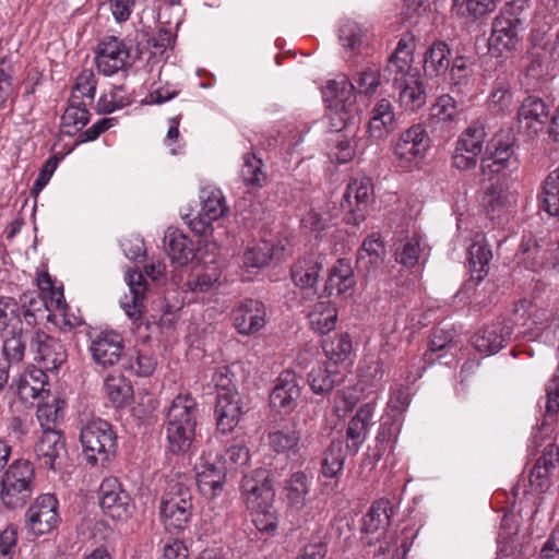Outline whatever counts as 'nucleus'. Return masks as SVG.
<instances>
[{"mask_svg":"<svg viewBox=\"0 0 559 559\" xmlns=\"http://www.w3.org/2000/svg\"><path fill=\"white\" fill-rule=\"evenodd\" d=\"M198 404L190 394H178L166 416V439L174 454L187 453L195 439Z\"/></svg>","mask_w":559,"mask_h":559,"instance_id":"1","label":"nucleus"},{"mask_svg":"<svg viewBox=\"0 0 559 559\" xmlns=\"http://www.w3.org/2000/svg\"><path fill=\"white\" fill-rule=\"evenodd\" d=\"M37 489L34 464L25 459L12 461L0 477V502L7 510L23 508Z\"/></svg>","mask_w":559,"mask_h":559,"instance_id":"2","label":"nucleus"},{"mask_svg":"<svg viewBox=\"0 0 559 559\" xmlns=\"http://www.w3.org/2000/svg\"><path fill=\"white\" fill-rule=\"evenodd\" d=\"M193 512L191 490L182 484H174L163 495L159 502L160 520L171 534H179L188 526Z\"/></svg>","mask_w":559,"mask_h":559,"instance_id":"3","label":"nucleus"},{"mask_svg":"<svg viewBox=\"0 0 559 559\" xmlns=\"http://www.w3.org/2000/svg\"><path fill=\"white\" fill-rule=\"evenodd\" d=\"M80 440L86 460L93 465L107 462L116 453L117 436L104 419L87 421L81 429Z\"/></svg>","mask_w":559,"mask_h":559,"instance_id":"4","label":"nucleus"},{"mask_svg":"<svg viewBox=\"0 0 559 559\" xmlns=\"http://www.w3.org/2000/svg\"><path fill=\"white\" fill-rule=\"evenodd\" d=\"M413 60V51L408 50L405 40L401 39L395 52L389 59L388 70H395L396 73L402 74L401 79L406 76L400 85V100L406 109L415 111L419 108L417 103L419 97V78L417 76V69L411 64Z\"/></svg>","mask_w":559,"mask_h":559,"instance_id":"5","label":"nucleus"},{"mask_svg":"<svg viewBox=\"0 0 559 559\" xmlns=\"http://www.w3.org/2000/svg\"><path fill=\"white\" fill-rule=\"evenodd\" d=\"M328 110L340 117L336 128H347L355 118L357 94L352 80L338 75L328 84Z\"/></svg>","mask_w":559,"mask_h":559,"instance_id":"6","label":"nucleus"},{"mask_svg":"<svg viewBox=\"0 0 559 559\" xmlns=\"http://www.w3.org/2000/svg\"><path fill=\"white\" fill-rule=\"evenodd\" d=\"M59 521L58 500L51 493L39 495L25 512V528L34 537L51 533Z\"/></svg>","mask_w":559,"mask_h":559,"instance_id":"7","label":"nucleus"},{"mask_svg":"<svg viewBox=\"0 0 559 559\" xmlns=\"http://www.w3.org/2000/svg\"><path fill=\"white\" fill-rule=\"evenodd\" d=\"M129 58L130 47L116 36H105L95 48L97 71L105 76H111L119 71L127 72L131 67Z\"/></svg>","mask_w":559,"mask_h":559,"instance_id":"8","label":"nucleus"},{"mask_svg":"<svg viewBox=\"0 0 559 559\" xmlns=\"http://www.w3.org/2000/svg\"><path fill=\"white\" fill-rule=\"evenodd\" d=\"M201 210L195 218L189 225L191 230L198 235H205L211 228L212 223L225 217L229 207L223 191L216 187H205L201 190Z\"/></svg>","mask_w":559,"mask_h":559,"instance_id":"9","label":"nucleus"},{"mask_svg":"<svg viewBox=\"0 0 559 559\" xmlns=\"http://www.w3.org/2000/svg\"><path fill=\"white\" fill-rule=\"evenodd\" d=\"M395 512V506L390 499L374 500L362 519L364 543L372 547L373 540L385 537Z\"/></svg>","mask_w":559,"mask_h":559,"instance_id":"10","label":"nucleus"},{"mask_svg":"<svg viewBox=\"0 0 559 559\" xmlns=\"http://www.w3.org/2000/svg\"><path fill=\"white\" fill-rule=\"evenodd\" d=\"M240 492L248 509L267 508L273 499L270 472L255 468L246 474L241 479Z\"/></svg>","mask_w":559,"mask_h":559,"instance_id":"11","label":"nucleus"},{"mask_svg":"<svg viewBox=\"0 0 559 559\" xmlns=\"http://www.w3.org/2000/svg\"><path fill=\"white\" fill-rule=\"evenodd\" d=\"M372 191L371 180L367 177L350 180L341 202V209L347 212L346 222L359 225L365 221L366 210Z\"/></svg>","mask_w":559,"mask_h":559,"instance_id":"12","label":"nucleus"},{"mask_svg":"<svg viewBox=\"0 0 559 559\" xmlns=\"http://www.w3.org/2000/svg\"><path fill=\"white\" fill-rule=\"evenodd\" d=\"M99 504L104 513L114 520H126L132 510L130 496L115 477L106 478L100 484Z\"/></svg>","mask_w":559,"mask_h":559,"instance_id":"13","label":"nucleus"},{"mask_svg":"<svg viewBox=\"0 0 559 559\" xmlns=\"http://www.w3.org/2000/svg\"><path fill=\"white\" fill-rule=\"evenodd\" d=\"M195 481L199 492L206 499L213 500L225 489L227 471L218 461L201 457L194 466Z\"/></svg>","mask_w":559,"mask_h":559,"instance_id":"14","label":"nucleus"},{"mask_svg":"<svg viewBox=\"0 0 559 559\" xmlns=\"http://www.w3.org/2000/svg\"><path fill=\"white\" fill-rule=\"evenodd\" d=\"M231 319L239 334L246 336L253 335L265 326V305L258 299H246L233 310Z\"/></svg>","mask_w":559,"mask_h":559,"instance_id":"15","label":"nucleus"},{"mask_svg":"<svg viewBox=\"0 0 559 559\" xmlns=\"http://www.w3.org/2000/svg\"><path fill=\"white\" fill-rule=\"evenodd\" d=\"M35 454L40 464L49 469H58L67 456L66 440L60 430L45 429L39 437Z\"/></svg>","mask_w":559,"mask_h":559,"instance_id":"16","label":"nucleus"},{"mask_svg":"<svg viewBox=\"0 0 559 559\" xmlns=\"http://www.w3.org/2000/svg\"><path fill=\"white\" fill-rule=\"evenodd\" d=\"M35 359L47 370H57L67 360V352L60 340L43 331H36L31 340Z\"/></svg>","mask_w":559,"mask_h":559,"instance_id":"17","label":"nucleus"},{"mask_svg":"<svg viewBox=\"0 0 559 559\" xmlns=\"http://www.w3.org/2000/svg\"><path fill=\"white\" fill-rule=\"evenodd\" d=\"M123 348V338L115 331L98 333L88 347L93 360L103 367L116 365L121 359Z\"/></svg>","mask_w":559,"mask_h":559,"instance_id":"18","label":"nucleus"},{"mask_svg":"<svg viewBox=\"0 0 559 559\" xmlns=\"http://www.w3.org/2000/svg\"><path fill=\"white\" fill-rule=\"evenodd\" d=\"M549 109L538 97H527L518 111L519 129L527 136H538L548 121Z\"/></svg>","mask_w":559,"mask_h":559,"instance_id":"19","label":"nucleus"},{"mask_svg":"<svg viewBox=\"0 0 559 559\" xmlns=\"http://www.w3.org/2000/svg\"><path fill=\"white\" fill-rule=\"evenodd\" d=\"M300 386L297 374L293 370L283 371L276 379V384L270 394V404L277 411L289 412L297 405Z\"/></svg>","mask_w":559,"mask_h":559,"instance_id":"20","label":"nucleus"},{"mask_svg":"<svg viewBox=\"0 0 559 559\" xmlns=\"http://www.w3.org/2000/svg\"><path fill=\"white\" fill-rule=\"evenodd\" d=\"M243 414L238 392H218L215 406L217 429L227 433L239 424Z\"/></svg>","mask_w":559,"mask_h":559,"instance_id":"21","label":"nucleus"},{"mask_svg":"<svg viewBox=\"0 0 559 559\" xmlns=\"http://www.w3.org/2000/svg\"><path fill=\"white\" fill-rule=\"evenodd\" d=\"M521 27L510 24L504 17H495L488 39V48L493 57L512 51L519 44Z\"/></svg>","mask_w":559,"mask_h":559,"instance_id":"22","label":"nucleus"},{"mask_svg":"<svg viewBox=\"0 0 559 559\" xmlns=\"http://www.w3.org/2000/svg\"><path fill=\"white\" fill-rule=\"evenodd\" d=\"M374 405L366 403L361 405L356 415L349 420L346 431V451L349 455L358 453L366 440L368 428L372 424Z\"/></svg>","mask_w":559,"mask_h":559,"instance_id":"23","label":"nucleus"},{"mask_svg":"<svg viewBox=\"0 0 559 559\" xmlns=\"http://www.w3.org/2000/svg\"><path fill=\"white\" fill-rule=\"evenodd\" d=\"M48 377L41 368H28L24 371L16 383V392L21 400L31 402L33 400L45 401L50 397Z\"/></svg>","mask_w":559,"mask_h":559,"instance_id":"24","label":"nucleus"},{"mask_svg":"<svg viewBox=\"0 0 559 559\" xmlns=\"http://www.w3.org/2000/svg\"><path fill=\"white\" fill-rule=\"evenodd\" d=\"M511 333V328L506 323H492L474 335L473 344L479 353L493 355L504 347Z\"/></svg>","mask_w":559,"mask_h":559,"instance_id":"25","label":"nucleus"},{"mask_svg":"<svg viewBox=\"0 0 559 559\" xmlns=\"http://www.w3.org/2000/svg\"><path fill=\"white\" fill-rule=\"evenodd\" d=\"M385 257V248L381 237L377 234L368 236L357 253V267L366 275H376Z\"/></svg>","mask_w":559,"mask_h":559,"instance_id":"26","label":"nucleus"},{"mask_svg":"<svg viewBox=\"0 0 559 559\" xmlns=\"http://www.w3.org/2000/svg\"><path fill=\"white\" fill-rule=\"evenodd\" d=\"M126 280L130 289V295H126L121 300V307L129 319L136 321L141 318L143 311V299L146 293V281L139 271H129Z\"/></svg>","mask_w":559,"mask_h":559,"instance_id":"27","label":"nucleus"},{"mask_svg":"<svg viewBox=\"0 0 559 559\" xmlns=\"http://www.w3.org/2000/svg\"><path fill=\"white\" fill-rule=\"evenodd\" d=\"M164 247L169 259L178 265H186L195 258L193 241L177 228L166 230Z\"/></svg>","mask_w":559,"mask_h":559,"instance_id":"28","label":"nucleus"},{"mask_svg":"<svg viewBox=\"0 0 559 559\" xmlns=\"http://www.w3.org/2000/svg\"><path fill=\"white\" fill-rule=\"evenodd\" d=\"M311 484V476L304 471L293 473L285 480V500L289 508L299 511L307 504Z\"/></svg>","mask_w":559,"mask_h":559,"instance_id":"29","label":"nucleus"},{"mask_svg":"<svg viewBox=\"0 0 559 559\" xmlns=\"http://www.w3.org/2000/svg\"><path fill=\"white\" fill-rule=\"evenodd\" d=\"M513 153V144L511 142H487L481 158L483 171L491 174L501 173L509 167Z\"/></svg>","mask_w":559,"mask_h":559,"instance_id":"30","label":"nucleus"},{"mask_svg":"<svg viewBox=\"0 0 559 559\" xmlns=\"http://www.w3.org/2000/svg\"><path fill=\"white\" fill-rule=\"evenodd\" d=\"M356 281L350 263L346 259L337 260L330 271L325 283V290L329 295H350Z\"/></svg>","mask_w":559,"mask_h":559,"instance_id":"31","label":"nucleus"},{"mask_svg":"<svg viewBox=\"0 0 559 559\" xmlns=\"http://www.w3.org/2000/svg\"><path fill=\"white\" fill-rule=\"evenodd\" d=\"M308 319L310 328L314 332L326 334L336 325L337 309L330 300H320L309 310Z\"/></svg>","mask_w":559,"mask_h":559,"instance_id":"32","label":"nucleus"},{"mask_svg":"<svg viewBox=\"0 0 559 559\" xmlns=\"http://www.w3.org/2000/svg\"><path fill=\"white\" fill-rule=\"evenodd\" d=\"M450 49L444 41L433 43L426 51L424 59L425 75L430 79L443 76L449 69Z\"/></svg>","mask_w":559,"mask_h":559,"instance_id":"33","label":"nucleus"},{"mask_svg":"<svg viewBox=\"0 0 559 559\" xmlns=\"http://www.w3.org/2000/svg\"><path fill=\"white\" fill-rule=\"evenodd\" d=\"M513 94L506 79L498 78L486 102L487 110L492 116L504 117L511 112Z\"/></svg>","mask_w":559,"mask_h":559,"instance_id":"34","label":"nucleus"},{"mask_svg":"<svg viewBox=\"0 0 559 559\" xmlns=\"http://www.w3.org/2000/svg\"><path fill=\"white\" fill-rule=\"evenodd\" d=\"M322 271V263L317 257L309 255L295 262L292 267V278L300 288H313Z\"/></svg>","mask_w":559,"mask_h":559,"instance_id":"35","label":"nucleus"},{"mask_svg":"<svg viewBox=\"0 0 559 559\" xmlns=\"http://www.w3.org/2000/svg\"><path fill=\"white\" fill-rule=\"evenodd\" d=\"M534 328L531 329L533 340H539L545 344H554L559 340V307L551 317L544 310L537 311L533 318Z\"/></svg>","mask_w":559,"mask_h":559,"instance_id":"36","label":"nucleus"},{"mask_svg":"<svg viewBox=\"0 0 559 559\" xmlns=\"http://www.w3.org/2000/svg\"><path fill=\"white\" fill-rule=\"evenodd\" d=\"M342 381V374L337 367L331 365H318L308 374V382L316 394L330 392Z\"/></svg>","mask_w":559,"mask_h":559,"instance_id":"37","label":"nucleus"},{"mask_svg":"<svg viewBox=\"0 0 559 559\" xmlns=\"http://www.w3.org/2000/svg\"><path fill=\"white\" fill-rule=\"evenodd\" d=\"M21 314V307L13 298H0V336L22 333Z\"/></svg>","mask_w":559,"mask_h":559,"instance_id":"38","label":"nucleus"},{"mask_svg":"<svg viewBox=\"0 0 559 559\" xmlns=\"http://www.w3.org/2000/svg\"><path fill=\"white\" fill-rule=\"evenodd\" d=\"M301 432L296 427H284L269 433V443L276 453H298Z\"/></svg>","mask_w":559,"mask_h":559,"instance_id":"39","label":"nucleus"},{"mask_svg":"<svg viewBox=\"0 0 559 559\" xmlns=\"http://www.w3.org/2000/svg\"><path fill=\"white\" fill-rule=\"evenodd\" d=\"M394 121V115L391 111V104L386 99H381L373 109V116L369 121V133L371 138L382 139L389 135V130Z\"/></svg>","mask_w":559,"mask_h":559,"instance_id":"40","label":"nucleus"},{"mask_svg":"<svg viewBox=\"0 0 559 559\" xmlns=\"http://www.w3.org/2000/svg\"><path fill=\"white\" fill-rule=\"evenodd\" d=\"M345 459L346 453L344 452L343 442L340 440L332 441L323 453L321 462L322 475L326 478L338 477L343 472Z\"/></svg>","mask_w":559,"mask_h":559,"instance_id":"41","label":"nucleus"},{"mask_svg":"<svg viewBox=\"0 0 559 559\" xmlns=\"http://www.w3.org/2000/svg\"><path fill=\"white\" fill-rule=\"evenodd\" d=\"M104 389L108 399L116 406L126 405L133 395L132 385L121 374L108 376L104 381Z\"/></svg>","mask_w":559,"mask_h":559,"instance_id":"42","label":"nucleus"},{"mask_svg":"<svg viewBox=\"0 0 559 559\" xmlns=\"http://www.w3.org/2000/svg\"><path fill=\"white\" fill-rule=\"evenodd\" d=\"M323 352L333 367L343 364L352 354L353 345L348 334H340L330 340L324 341L322 345Z\"/></svg>","mask_w":559,"mask_h":559,"instance_id":"43","label":"nucleus"},{"mask_svg":"<svg viewBox=\"0 0 559 559\" xmlns=\"http://www.w3.org/2000/svg\"><path fill=\"white\" fill-rule=\"evenodd\" d=\"M132 103L131 97L126 93L123 85H115L112 88L102 95L96 103L95 110L99 115L111 114L122 109Z\"/></svg>","mask_w":559,"mask_h":559,"instance_id":"44","label":"nucleus"},{"mask_svg":"<svg viewBox=\"0 0 559 559\" xmlns=\"http://www.w3.org/2000/svg\"><path fill=\"white\" fill-rule=\"evenodd\" d=\"M481 151V142H455L452 151L453 166L462 170L474 167Z\"/></svg>","mask_w":559,"mask_h":559,"instance_id":"45","label":"nucleus"},{"mask_svg":"<svg viewBox=\"0 0 559 559\" xmlns=\"http://www.w3.org/2000/svg\"><path fill=\"white\" fill-rule=\"evenodd\" d=\"M403 535L404 538L399 547H392L390 542L386 539L382 540V538H380V540H377L379 546L374 547L372 552H368L369 556H371V559H404L411 547L407 539H414L416 533L409 530H403Z\"/></svg>","mask_w":559,"mask_h":559,"instance_id":"46","label":"nucleus"},{"mask_svg":"<svg viewBox=\"0 0 559 559\" xmlns=\"http://www.w3.org/2000/svg\"><path fill=\"white\" fill-rule=\"evenodd\" d=\"M385 374L383 361L370 358L361 361L359 367V383L365 388L378 389L382 385Z\"/></svg>","mask_w":559,"mask_h":559,"instance_id":"47","label":"nucleus"},{"mask_svg":"<svg viewBox=\"0 0 559 559\" xmlns=\"http://www.w3.org/2000/svg\"><path fill=\"white\" fill-rule=\"evenodd\" d=\"M88 110L80 106H69L62 117L60 132L64 136H74L88 122Z\"/></svg>","mask_w":559,"mask_h":559,"instance_id":"48","label":"nucleus"},{"mask_svg":"<svg viewBox=\"0 0 559 559\" xmlns=\"http://www.w3.org/2000/svg\"><path fill=\"white\" fill-rule=\"evenodd\" d=\"M38 404L36 416L43 430L56 429L57 421L63 416L64 402L59 397L52 396L51 400Z\"/></svg>","mask_w":559,"mask_h":559,"instance_id":"49","label":"nucleus"},{"mask_svg":"<svg viewBox=\"0 0 559 559\" xmlns=\"http://www.w3.org/2000/svg\"><path fill=\"white\" fill-rule=\"evenodd\" d=\"M215 460L218 461L228 473L246 466L250 460V453L248 448L239 442L229 445L224 454L217 455Z\"/></svg>","mask_w":559,"mask_h":559,"instance_id":"50","label":"nucleus"},{"mask_svg":"<svg viewBox=\"0 0 559 559\" xmlns=\"http://www.w3.org/2000/svg\"><path fill=\"white\" fill-rule=\"evenodd\" d=\"M273 245L266 240L249 246L243 253V265L257 269L265 266L273 258Z\"/></svg>","mask_w":559,"mask_h":559,"instance_id":"51","label":"nucleus"},{"mask_svg":"<svg viewBox=\"0 0 559 559\" xmlns=\"http://www.w3.org/2000/svg\"><path fill=\"white\" fill-rule=\"evenodd\" d=\"M263 162L254 153H247L243 155V166L241 169V177L247 186L252 188H260L264 183L266 176L262 170Z\"/></svg>","mask_w":559,"mask_h":559,"instance_id":"52","label":"nucleus"},{"mask_svg":"<svg viewBox=\"0 0 559 559\" xmlns=\"http://www.w3.org/2000/svg\"><path fill=\"white\" fill-rule=\"evenodd\" d=\"M492 258L491 250L484 235L477 234L468 248V261L476 272H483Z\"/></svg>","mask_w":559,"mask_h":559,"instance_id":"53","label":"nucleus"},{"mask_svg":"<svg viewBox=\"0 0 559 559\" xmlns=\"http://www.w3.org/2000/svg\"><path fill=\"white\" fill-rule=\"evenodd\" d=\"M501 0H453V9L459 15L483 16L492 12Z\"/></svg>","mask_w":559,"mask_h":559,"instance_id":"54","label":"nucleus"},{"mask_svg":"<svg viewBox=\"0 0 559 559\" xmlns=\"http://www.w3.org/2000/svg\"><path fill=\"white\" fill-rule=\"evenodd\" d=\"M353 86L359 96L370 97L377 93L381 84L380 72L377 69H367L354 76Z\"/></svg>","mask_w":559,"mask_h":559,"instance_id":"55","label":"nucleus"},{"mask_svg":"<svg viewBox=\"0 0 559 559\" xmlns=\"http://www.w3.org/2000/svg\"><path fill=\"white\" fill-rule=\"evenodd\" d=\"M543 204L547 213L559 216V168L545 180Z\"/></svg>","mask_w":559,"mask_h":559,"instance_id":"56","label":"nucleus"},{"mask_svg":"<svg viewBox=\"0 0 559 559\" xmlns=\"http://www.w3.org/2000/svg\"><path fill=\"white\" fill-rule=\"evenodd\" d=\"M124 368L139 377H148L156 368V360L152 354L136 350L129 355Z\"/></svg>","mask_w":559,"mask_h":559,"instance_id":"57","label":"nucleus"},{"mask_svg":"<svg viewBox=\"0 0 559 559\" xmlns=\"http://www.w3.org/2000/svg\"><path fill=\"white\" fill-rule=\"evenodd\" d=\"M484 203L488 207V211L493 214H499L502 209L509 205V194L500 179L486 187Z\"/></svg>","mask_w":559,"mask_h":559,"instance_id":"58","label":"nucleus"},{"mask_svg":"<svg viewBox=\"0 0 559 559\" xmlns=\"http://www.w3.org/2000/svg\"><path fill=\"white\" fill-rule=\"evenodd\" d=\"M74 146L70 147L66 153H53L41 167L37 179L35 180L31 194L35 198L41 192V190L47 186L53 173L56 171L58 164L63 157L73 151Z\"/></svg>","mask_w":559,"mask_h":559,"instance_id":"59","label":"nucleus"},{"mask_svg":"<svg viewBox=\"0 0 559 559\" xmlns=\"http://www.w3.org/2000/svg\"><path fill=\"white\" fill-rule=\"evenodd\" d=\"M395 260L406 269L415 267L419 262V237L414 235L401 243L395 251Z\"/></svg>","mask_w":559,"mask_h":559,"instance_id":"60","label":"nucleus"},{"mask_svg":"<svg viewBox=\"0 0 559 559\" xmlns=\"http://www.w3.org/2000/svg\"><path fill=\"white\" fill-rule=\"evenodd\" d=\"M221 269L216 262L212 261L202 273L188 282L192 292L205 293L212 289L221 278Z\"/></svg>","mask_w":559,"mask_h":559,"instance_id":"61","label":"nucleus"},{"mask_svg":"<svg viewBox=\"0 0 559 559\" xmlns=\"http://www.w3.org/2000/svg\"><path fill=\"white\" fill-rule=\"evenodd\" d=\"M457 114L454 98L448 94L438 97L430 108L431 123L451 121Z\"/></svg>","mask_w":559,"mask_h":559,"instance_id":"62","label":"nucleus"},{"mask_svg":"<svg viewBox=\"0 0 559 559\" xmlns=\"http://www.w3.org/2000/svg\"><path fill=\"white\" fill-rule=\"evenodd\" d=\"M528 2L513 0L508 2L497 17H504L510 24L524 28L527 19Z\"/></svg>","mask_w":559,"mask_h":559,"instance_id":"63","label":"nucleus"},{"mask_svg":"<svg viewBox=\"0 0 559 559\" xmlns=\"http://www.w3.org/2000/svg\"><path fill=\"white\" fill-rule=\"evenodd\" d=\"M3 340L2 350L10 364L20 362L25 353V341L23 340V332L14 335H2Z\"/></svg>","mask_w":559,"mask_h":559,"instance_id":"64","label":"nucleus"}]
</instances>
